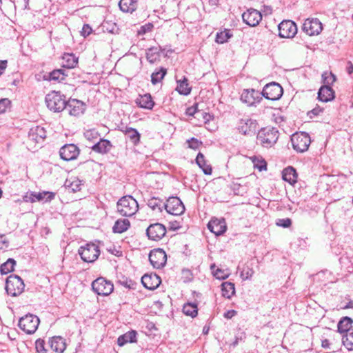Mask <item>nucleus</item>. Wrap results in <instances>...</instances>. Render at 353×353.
I'll return each mask as SVG.
<instances>
[{
    "label": "nucleus",
    "instance_id": "nucleus-1",
    "mask_svg": "<svg viewBox=\"0 0 353 353\" xmlns=\"http://www.w3.org/2000/svg\"><path fill=\"white\" fill-rule=\"evenodd\" d=\"M45 101L48 108L54 112H60L67 107L65 97L60 92H50L46 96Z\"/></svg>",
    "mask_w": 353,
    "mask_h": 353
},
{
    "label": "nucleus",
    "instance_id": "nucleus-2",
    "mask_svg": "<svg viewBox=\"0 0 353 353\" xmlns=\"http://www.w3.org/2000/svg\"><path fill=\"white\" fill-rule=\"evenodd\" d=\"M138 203L132 196H124L117 202V210L121 215L131 216L138 211Z\"/></svg>",
    "mask_w": 353,
    "mask_h": 353
},
{
    "label": "nucleus",
    "instance_id": "nucleus-3",
    "mask_svg": "<svg viewBox=\"0 0 353 353\" xmlns=\"http://www.w3.org/2000/svg\"><path fill=\"white\" fill-rule=\"evenodd\" d=\"M279 131L274 128L261 129L257 134V142L264 148H271L277 141Z\"/></svg>",
    "mask_w": 353,
    "mask_h": 353
},
{
    "label": "nucleus",
    "instance_id": "nucleus-4",
    "mask_svg": "<svg viewBox=\"0 0 353 353\" xmlns=\"http://www.w3.org/2000/svg\"><path fill=\"white\" fill-rule=\"evenodd\" d=\"M25 285L23 280L17 275H10L6 282V290L8 294L17 296L21 294L24 290Z\"/></svg>",
    "mask_w": 353,
    "mask_h": 353
},
{
    "label": "nucleus",
    "instance_id": "nucleus-5",
    "mask_svg": "<svg viewBox=\"0 0 353 353\" xmlns=\"http://www.w3.org/2000/svg\"><path fill=\"white\" fill-rule=\"evenodd\" d=\"M78 252L81 259L87 263L95 261L100 254L99 246L92 243H89L83 246H81Z\"/></svg>",
    "mask_w": 353,
    "mask_h": 353
},
{
    "label": "nucleus",
    "instance_id": "nucleus-6",
    "mask_svg": "<svg viewBox=\"0 0 353 353\" xmlns=\"http://www.w3.org/2000/svg\"><path fill=\"white\" fill-rule=\"evenodd\" d=\"M292 148L298 152L307 150L311 143L310 137L305 132H296L291 137Z\"/></svg>",
    "mask_w": 353,
    "mask_h": 353
},
{
    "label": "nucleus",
    "instance_id": "nucleus-7",
    "mask_svg": "<svg viewBox=\"0 0 353 353\" xmlns=\"http://www.w3.org/2000/svg\"><path fill=\"white\" fill-rule=\"evenodd\" d=\"M39 323V319L37 316L28 314L20 318L18 325L24 332L31 334L36 332Z\"/></svg>",
    "mask_w": 353,
    "mask_h": 353
},
{
    "label": "nucleus",
    "instance_id": "nucleus-8",
    "mask_svg": "<svg viewBox=\"0 0 353 353\" xmlns=\"http://www.w3.org/2000/svg\"><path fill=\"white\" fill-rule=\"evenodd\" d=\"M283 93V88L279 83L276 82L266 84L261 92V97L263 96L265 99L272 101L279 99L282 97Z\"/></svg>",
    "mask_w": 353,
    "mask_h": 353
},
{
    "label": "nucleus",
    "instance_id": "nucleus-9",
    "mask_svg": "<svg viewBox=\"0 0 353 353\" xmlns=\"http://www.w3.org/2000/svg\"><path fill=\"white\" fill-rule=\"evenodd\" d=\"M92 288L94 292L99 295H109L114 289L113 284L104 278L99 277L92 283Z\"/></svg>",
    "mask_w": 353,
    "mask_h": 353
},
{
    "label": "nucleus",
    "instance_id": "nucleus-10",
    "mask_svg": "<svg viewBox=\"0 0 353 353\" xmlns=\"http://www.w3.org/2000/svg\"><path fill=\"white\" fill-rule=\"evenodd\" d=\"M163 207L168 213L175 216L182 214L185 210L184 205L176 196L170 197L166 203H163Z\"/></svg>",
    "mask_w": 353,
    "mask_h": 353
},
{
    "label": "nucleus",
    "instance_id": "nucleus-11",
    "mask_svg": "<svg viewBox=\"0 0 353 353\" xmlns=\"http://www.w3.org/2000/svg\"><path fill=\"white\" fill-rule=\"evenodd\" d=\"M149 261L154 268L159 269L165 266L167 255L161 248L154 249L149 254Z\"/></svg>",
    "mask_w": 353,
    "mask_h": 353
},
{
    "label": "nucleus",
    "instance_id": "nucleus-12",
    "mask_svg": "<svg viewBox=\"0 0 353 353\" xmlns=\"http://www.w3.org/2000/svg\"><path fill=\"white\" fill-rule=\"evenodd\" d=\"M279 35L282 38H292L297 32V27L291 20H285L281 22L278 26Z\"/></svg>",
    "mask_w": 353,
    "mask_h": 353
},
{
    "label": "nucleus",
    "instance_id": "nucleus-13",
    "mask_svg": "<svg viewBox=\"0 0 353 353\" xmlns=\"http://www.w3.org/2000/svg\"><path fill=\"white\" fill-rule=\"evenodd\" d=\"M166 234V228L164 225L156 223L150 225L146 230V234L149 239L158 241Z\"/></svg>",
    "mask_w": 353,
    "mask_h": 353
},
{
    "label": "nucleus",
    "instance_id": "nucleus-14",
    "mask_svg": "<svg viewBox=\"0 0 353 353\" xmlns=\"http://www.w3.org/2000/svg\"><path fill=\"white\" fill-rule=\"evenodd\" d=\"M262 99L261 94L254 89H245L241 95V100L248 106L255 105Z\"/></svg>",
    "mask_w": 353,
    "mask_h": 353
},
{
    "label": "nucleus",
    "instance_id": "nucleus-15",
    "mask_svg": "<svg viewBox=\"0 0 353 353\" xmlns=\"http://www.w3.org/2000/svg\"><path fill=\"white\" fill-rule=\"evenodd\" d=\"M55 194L52 192H27L26 194L23 196V199L25 202H31L34 203L36 201H50L54 198Z\"/></svg>",
    "mask_w": 353,
    "mask_h": 353
},
{
    "label": "nucleus",
    "instance_id": "nucleus-16",
    "mask_svg": "<svg viewBox=\"0 0 353 353\" xmlns=\"http://www.w3.org/2000/svg\"><path fill=\"white\" fill-rule=\"evenodd\" d=\"M322 30V23L318 19H307L303 25V30L309 36L318 35Z\"/></svg>",
    "mask_w": 353,
    "mask_h": 353
},
{
    "label": "nucleus",
    "instance_id": "nucleus-17",
    "mask_svg": "<svg viewBox=\"0 0 353 353\" xmlns=\"http://www.w3.org/2000/svg\"><path fill=\"white\" fill-rule=\"evenodd\" d=\"M79 148L72 143L65 144L60 148L59 154L61 158L66 161L76 159L79 154Z\"/></svg>",
    "mask_w": 353,
    "mask_h": 353
},
{
    "label": "nucleus",
    "instance_id": "nucleus-18",
    "mask_svg": "<svg viewBox=\"0 0 353 353\" xmlns=\"http://www.w3.org/2000/svg\"><path fill=\"white\" fill-rule=\"evenodd\" d=\"M243 21L250 26H257L262 19L261 13L257 10L250 8L242 14Z\"/></svg>",
    "mask_w": 353,
    "mask_h": 353
},
{
    "label": "nucleus",
    "instance_id": "nucleus-19",
    "mask_svg": "<svg viewBox=\"0 0 353 353\" xmlns=\"http://www.w3.org/2000/svg\"><path fill=\"white\" fill-rule=\"evenodd\" d=\"M238 128L241 134L248 135L255 132L257 128V122L251 119H241Z\"/></svg>",
    "mask_w": 353,
    "mask_h": 353
},
{
    "label": "nucleus",
    "instance_id": "nucleus-20",
    "mask_svg": "<svg viewBox=\"0 0 353 353\" xmlns=\"http://www.w3.org/2000/svg\"><path fill=\"white\" fill-rule=\"evenodd\" d=\"M85 105L82 101L77 99H70L67 101V107L69 114L72 116H79L83 113Z\"/></svg>",
    "mask_w": 353,
    "mask_h": 353
},
{
    "label": "nucleus",
    "instance_id": "nucleus-21",
    "mask_svg": "<svg viewBox=\"0 0 353 353\" xmlns=\"http://www.w3.org/2000/svg\"><path fill=\"white\" fill-rule=\"evenodd\" d=\"M208 228L210 232H212L216 236L223 234L226 231L227 229L225 219H212L208 224Z\"/></svg>",
    "mask_w": 353,
    "mask_h": 353
},
{
    "label": "nucleus",
    "instance_id": "nucleus-22",
    "mask_svg": "<svg viewBox=\"0 0 353 353\" xmlns=\"http://www.w3.org/2000/svg\"><path fill=\"white\" fill-rule=\"evenodd\" d=\"M46 137V132L44 128L41 126L32 127L28 132V139L34 143H41Z\"/></svg>",
    "mask_w": 353,
    "mask_h": 353
},
{
    "label": "nucleus",
    "instance_id": "nucleus-23",
    "mask_svg": "<svg viewBox=\"0 0 353 353\" xmlns=\"http://www.w3.org/2000/svg\"><path fill=\"white\" fill-rule=\"evenodd\" d=\"M161 279L156 274H145L141 278V283L148 290H155L161 284Z\"/></svg>",
    "mask_w": 353,
    "mask_h": 353
},
{
    "label": "nucleus",
    "instance_id": "nucleus-24",
    "mask_svg": "<svg viewBox=\"0 0 353 353\" xmlns=\"http://www.w3.org/2000/svg\"><path fill=\"white\" fill-rule=\"evenodd\" d=\"M318 99L323 102H328L334 99V91L329 85H322L318 92Z\"/></svg>",
    "mask_w": 353,
    "mask_h": 353
},
{
    "label": "nucleus",
    "instance_id": "nucleus-25",
    "mask_svg": "<svg viewBox=\"0 0 353 353\" xmlns=\"http://www.w3.org/2000/svg\"><path fill=\"white\" fill-rule=\"evenodd\" d=\"M112 146V145L110 141L107 139H99V141L90 148L94 152L100 154H105L110 150Z\"/></svg>",
    "mask_w": 353,
    "mask_h": 353
},
{
    "label": "nucleus",
    "instance_id": "nucleus-26",
    "mask_svg": "<svg viewBox=\"0 0 353 353\" xmlns=\"http://www.w3.org/2000/svg\"><path fill=\"white\" fill-rule=\"evenodd\" d=\"M49 343L51 349L57 353L63 352L66 347L65 339L61 336H53Z\"/></svg>",
    "mask_w": 353,
    "mask_h": 353
},
{
    "label": "nucleus",
    "instance_id": "nucleus-27",
    "mask_svg": "<svg viewBox=\"0 0 353 353\" xmlns=\"http://www.w3.org/2000/svg\"><path fill=\"white\" fill-rule=\"evenodd\" d=\"M136 103L141 108L152 110L154 105V102L150 94H145L140 95L136 99Z\"/></svg>",
    "mask_w": 353,
    "mask_h": 353
},
{
    "label": "nucleus",
    "instance_id": "nucleus-28",
    "mask_svg": "<svg viewBox=\"0 0 353 353\" xmlns=\"http://www.w3.org/2000/svg\"><path fill=\"white\" fill-rule=\"evenodd\" d=\"M120 10L123 12L132 13L137 9V0H120L119 3Z\"/></svg>",
    "mask_w": 353,
    "mask_h": 353
},
{
    "label": "nucleus",
    "instance_id": "nucleus-29",
    "mask_svg": "<svg viewBox=\"0 0 353 353\" xmlns=\"http://www.w3.org/2000/svg\"><path fill=\"white\" fill-rule=\"evenodd\" d=\"M297 177L298 176L296 170L292 166H289L283 170V179L288 182L291 185H293L295 183H296Z\"/></svg>",
    "mask_w": 353,
    "mask_h": 353
},
{
    "label": "nucleus",
    "instance_id": "nucleus-30",
    "mask_svg": "<svg viewBox=\"0 0 353 353\" xmlns=\"http://www.w3.org/2000/svg\"><path fill=\"white\" fill-rule=\"evenodd\" d=\"M160 47H152L146 51V59L150 63H154L160 61L161 52Z\"/></svg>",
    "mask_w": 353,
    "mask_h": 353
},
{
    "label": "nucleus",
    "instance_id": "nucleus-31",
    "mask_svg": "<svg viewBox=\"0 0 353 353\" xmlns=\"http://www.w3.org/2000/svg\"><path fill=\"white\" fill-rule=\"evenodd\" d=\"M78 64V58L74 54L65 53L62 57V66L70 69Z\"/></svg>",
    "mask_w": 353,
    "mask_h": 353
},
{
    "label": "nucleus",
    "instance_id": "nucleus-32",
    "mask_svg": "<svg viewBox=\"0 0 353 353\" xmlns=\"http://www.w3.org/2000/svg\"><path fill=\"white\" fill-rule=\"evenodd\" d=\"M136 337L137 332L135 331H129L118 338L117 343L119 346H123L128 343L136 342Z\"/></svg>",
    "mask_w": 353,
    "mask_h": 353
},
{
    "label": "nucleus",
    "instance_id": "nucleus-33",
    "mask_svg": "<svg viewBox=\"0 0 353 353\" xmlns=\"http://www.w3.org/2000/svg\"><path fill=\"white\" fill-rule=\"evenodd\" d=\"M352 323L353 320L351 318L348 316L343 317L338 323V332L340 333L345 332L346 334L348 331H352V329L350 328Z\"/></svg>",
    "mask_w": 353,
    "mask_h": 353
},
{
    "label": "nucleus",
    "instance_id": "nucleus-34",
    "mask_svg": "<svg viewBox=\"0 0 353 353\" xmlns=\"http://www.w3.org/2000/svg\"><path fill=\"white\" fill-rule=\"evenodd\" d=\"M130 225V223L128 219H118L115 222L112 230L114 233H122L125 232L129 228Z\"/></svg>",
    "mask_w": 353,
    "mask_h": 353
},
{
    "label": "nucleus",
    "instance_id": "nucleus-35",
    "mask_svg": "<svg viewBox=\"0 0 353 353\" xmlns=\"http://www.w3.org/2000/svg\"><path fill=\"white\" fill-rule=\"evenodd\" d=\"M221 290L223 296L230 299L235 294L234 284L229 281L223 282L221 284Z\"/></svg>",
    "mask_w": 353,
    "mask_h": 353
},
{
    "label": "nucleus",
    "instance_id": "nucleus-36",
    "mask_svg": "<svg viewBox=\"0 0 353 353\" xmlns=\"http://www.w3.org/2000/svg\"><path fill=\"white\" fill-rule=\"evenodd\" d=\"M197 165L203 170L205 174H212V168L206 163L204 155L199 152L196 158Z\"/></svg>",
    "mask_w": 353,
    "mask_h": 353
},
{
    "label": "nucleus",
    "instance_id": "nucleus-37",
    "mask_svg": "<svg viewBox=\"0 0 353 353\" xmlns=\"http://www.w3.org/2000/svg\"><path fill=\"white\" fill-rule=\"evenodd\" d=\"M125 136L130 139V140L134 144L137 145L140 141V134L138 131L132 128H126L125 131Z\"/></svg>",
    "mask_w": 353,
    "mask_h": 353
},
{
    "label": "nucleus",
    "instance_id": "nucleus-38",
    "mask_svg": "<svg viewBox=\"0 0 353 353\" xmlns=\"http://www.w3.org/2000/svg\"><path fill=\"white\" fill-rule=\"evenodd\" d=\"M16 265V261L13 259H8L5 263H3L0 267V272L1 274H7L14 271V265Z\"/></svg>",
    "mask_w": 353,
    "mask_h": 353
},
{
    "label": "nucleus",
    "instance_id": "nucleus-39",
    "mask_svg": "<svg viewBox=\"0 0 353 353\" xmlns=\"http://www.w3.org/2000/svg\"><path fill=\"white\" fill-rule=\"evenodd\" d=\"M178 85L176 90L183 95H188L190 93L191 88L189 86L188 79L184 77L182 81H177Z\"/></svg>",
    "mask_w": 353,
    "mask_h": 353
},
{
    "label": "nucleus",
    "instance_id": "nucleus-40",
    "mask_svg": "<svg viewBox=\"0 0 353 353\" xmlns=\"http://www.w3.org/2000/svg\"><path fill=\"white\" fill-rule=\"evenodd\" d=\"M342 343L349 351H353V329L343 336Z\"/></svg>",
    "mask_w": 353,
    "mask_h": 353
},
{
    "label": "nucleus",
    "instance_id": "nucleus-41",
    "mask_svg": "<svg viewBox=\"0 0 353 353\" xmlns=\"http://www.w3.org/2000/svg\"><path fill=\"white\" fill-rule=\"evenodd\" d=\"M167 73V70L164 68H161L159 71L154 72L151 75V82L153 85H156L161 82Z\"/></svg>",
    "mask_w": 353,
    "mask_h": 353
},
{
    "label": "nucleus",
    "instance_id": "nucleus-42",
    "mask_svg": "<svg viewBox=\"0 0 353 353\" xmlns=\"http://www.w3.org/2000/svg\"><path fill=\"white\" fill-rule=\"evenodd\" d=\"M183 312L191 317H195L198 314L197 306L195 304L188 303L183 307Z\"/></svg>",
    "mask_w": 353,
    "mask_h": 353
},
{
    "label": "nucleus",
    "instance_id": "nucleus-43",
    "mask_svg": "<svg viewBox=\"0 0 353 353\" xmlns=\"http://www.w3.org/2000/svg\"><path fill=\"white\" fill-rule=\"evenodd\" d=\"M215 268V265H211L210 269L212 270L213 275L219 280H224L227 279L230 276V272L228 270H221L220 268H217L214 270Z\"/></svg>",
    "mask_w": 353,
    "mask_h": 353
},
{
    "label": "nucleus",
    "instance_id": "nucleus-44",
    "mask_svg": "<svg viewBox=\"0 0 353 353\" xmlns=\"http://www.w3.org/2000/svg\"><path fill=\"white\" fill-rule=\"evenodd\" d=\"M322 79L323 85H327L331 87L336 81V77L332 72L325 71L322 74Z\"/></svg>",
    "mask_w": 353,
    "mask_h": 353
},
{
    "label": "nucleus",
    "instance_id": "nucleus-45",
    "mask_svg": "<svg viewBox=\"0 0 353 353\" xmlns=\"http://www.w3.org/2000/svg\"><path fill=\"white\" fill-rule=\"evenodd\" d=\"M232 37V34L230 33V31L229 30H225L216 34V42L218 43H224Z\"/></svg>",
    "mask_w": 353,
    "mask_h": 353
},
{
    "label": "nucleus",
    "instance_id": "nucleus-46",
    "mask_svg": "<svg viewBox=\"0 0 353 353\" xmlns=\"http://www.w3.org/2000/svg\"><path fill=\"white\" fill-rule=\"evenodd\" d=\"M84 137L87 140L94 142L99 139L100 134L96 129L93 128L86 130L84 132Z\"/></svg>",
    "mask_w": 353,
    "mask_h": 353
},
{
    "label": "nucleus",
    "instance_id": "nucleus-47",
    "mask_svg": "<svg viewBox=\"0 0 353 353\" xmlns=\"http://www.w3.org/2000/svg\"><path fill=\"white\" fill-rule=\"evenodd\" d=\"M66 76L67 74H65L63 70H54L50 73V79L62 81L65 79Z\"/></svg>",
    "mask_w": 353,
    "mask_h": 353
},
{
    "label": "nucleus",
    "instance_id": "nucleus-48",
    "mask_svg": "<svg viewBox=\"0 0 353 353\" xmlns=\"http://www.w3.org/2000/svg\"><path fill=\"white\" fill-rule=\"evenodd\" d=\"M161 203L162 201L157 198H152L148 202V205L152 208L153 210H161Z\"/></svg>",
    "mask_w": 353,
    "mask_h": 353
},
{
    "label": "nucleus",
    "instance_id": "nucleus-49",
    "mask_svg": "<svg viewBox=\"0 0 353 353\" xmlns=\"http://www.w3.org/2000/svg\"><path fill=\"white\" fill-rule=\"evenodd\" d=\"M254 272L252 268L248 267L244 268L241 272L240 276L243 280L250 279L253 276Z\"/></svg>",
    "mask_w": 353,
    "mask_h": 353
},
{
    "label": "nucleus",
    "instance_id": "nucleus-50",
    "mask_svg": "<svg viewBox=\"0 0 353 353\" xmlns=\"http://www.w3.org/2000/svg\"><path fill=\"white\" fill-rule=\"evenodd\" d=\"M276 225L283 228H288L292 225V220L290 218L279 219L276 221Z\"/></svg>",
    "mask_w": 353,
    "mask_h": 353
},
{
    "label": "nucleus",
    "instance_id": "nucleus-51",
    "mask_svg": "<svg viewBox=\"0 0 353 353\" xmlns=\"http://www.w3.org/2000/svg\"><path fill=\"white\" fill-rule=\"evenodd\" d=\"M185 112L188 116H195L196 114H200V111L198 110V104L195 103L194 105L188 108Z\"/></svg>",
    "mask_w": 353,
    "mask_h": 353
},
{
    "label": "nucleus",
    "instance_id": "nucleus-52",
    "mask_svg": "<svg viewBox=\"0 0 353 353\" xmlns=\"http://www.w3.org/2000/svg\"><path fill=\"white\" fill-rule=\"evenodd\" d=\"M35 347L38 353H47V350L45 349L44 341L38 339L35 343Z\"/></svg>",
    "mask_w": 353,
    "mask_h": 353
},
{
    "label": "nucleus",
    "instance_id": "nucleus-53",
    "mask_svg": "<svg viewBox=\"0 0 353 353\" xmlns=\"http://www.w3.org/2000/svg\"><path fill=\"white\" fill-rule=\"evenodd\" d=\"M10 104V101L8 99L5 98L0 99V113L5 112Z\"/></svg>",
    "mask_w": 353,
    "mask_h": 353
},
{
    "label": "nucleus",
    "instance_id": "nucleus-54",
    "mask_svg": "<svg viewBox=\"0 0 353 353\" xmlns=\"http://www.w3.org/2000/svg\"><path fill=\"white\" fill-rule=\"evenodd\" d=\"M188 146L192 149H197L202 144L201 141H199L197 139L192 138L188 141Z\"/></svg>",
    "mask_w": 353,
    "mask_h": 353
},
{
    "label": "nucleus",
    "instance_id": "nucleus-55",
    "mask_svg": "<svg viewBox=\"0 0 353 353\" xmlns=\"http://www.w3.org/2000/svg\"><path fill=\"white\" fill-rule=\"evenodd\" d=\"M81 181L79 180H74L68 185L73 192L79 191L81 190Z\"/></svg>",
    "mask_w": 353,
    "mask_h": 353
},
{
    "label": "nucleus",
    "instance_id": "nucleus-56",
    "mask_svg": "<svg viewBox=\"0 0 353 353\" xmlns=\"http://www.w3.org/2000/svg\"><path fill=\"white\" fill-rule=\"evenodd\" d=\"M153 28V25L150 23L145 24L142 26L139 31V34H145L146 32H150Z\"/></svg>",
    "mask_w": 353,
    "mask_h": 353
},
{
    "label": "nucleus",
    "instance_id": "nucleus-57",
    "mask_svg": "<svg viewBox=\"0 0 353 353\" xmlns=\"http://www.w3.org/2000/svg\"><path fill=\"white\" fill-rule=\"evenodd\" d=\"M92 28L88 24H84L82 30H81V35H83L84 37L88 36L92 32Z\"/></svg>",
    "mask_w": 353,
    "mask_h": 353
},
{
    "label": "nucleus",
    "instance_id": "nucleus-58",
    "mask_svg": "<svg viewBox=\"0 0 353 353\" xmlns=\"http://www.w3.org/2000/svg\"><path fill=\"white\" fill-rule=\"evenodd\" d=\"M9 246V241L3 234L0 235V250L7 248Z\"/></svg>",
    "mask_w": 353,
    "mask_h": 353
},
{
    "label": "nucleus",
    "instance_id": "nucleus-59",
    "mask_svg": "<svg viewBox=\"0 0 353 353\" xmlns=\"http://www.w3.org/2000/svg\"><path fill=\"white\" fill-rule=\"evenodd\" d=\"M323 111V109L320 107H316L314 109H312L311 111H310L307 114L310 117V118H312L314 116H317Z\"/></svg>",
    "mask_w": 353,
    "mask_h": 353
},
{
    "label": "nucleus",
    "instance_id": "nucleus-60",
    "mask_svg": "<svg viewBox=\"0 0 353 353\" xmlns=\"http://www.w3.org/2000/svg\"><path fill=\"white\" fill-rule=\"evenodd\" d=\"M236 314L237 312L236 310H228L226 312L224 313L223 316L227 319H230L232 317H234Z\"/></svg>",
    "mask_w": 353,
    "mask_h": 353
},
{
    "label": "nucleus",
    "instance_id": "nucleus-61",
    "mask_svg": "<svg viewBox=\"0 0 353 353\" xmlns=\"http://www.w3.org/2000/svg\"><path fill=\"white\" fill-rule=\"evenodd\" d=\"M266 162L265 161H261L259 163L255 164L254 166L259 169V170L262 171L263 170H266Z\"/></svg>",
    "mask_w": 353,
    "mask_h": 353
},
{
    "label": "nucleus",
    "instance_id": "nucleus-62",
    "mask_svg": "<svg viewBox=\"0 0 353 353\" xmlns=\"http://www.w3.org/2000/svg\"><path fill=\"white\" fill-rule=\"evenodd\" d=\"M8 61L6 60H0V75L2 74L7 67Z\"/></svg>",
    "mask_w": 353,
    "mask_h": 353
},
{
    "label": "nucleus",
    "instance_id": "nucleus-63",
    "mask_svg": "<svg viewBox=\"0 0 353 353\" xmlns=\"http://www.w3.org/2000/svg\"><path fill=\"white\" fill-rule=\"evenodd\" d=\"M347 72L349 74H351L353 72V64L351 61L347 62Z\"/></svg>",
    "mask_w": 353,
    "mask_h": 353
},
{
    "label": "nucleus",
    "instance_id": "nucleus-64",
    "mask_svg": "<svg viewBox=\"0 0 353 353\" xmlns=\"http://www.w3.org/2000/svg\"><path fill=\"white\" fill-rule=\"evenodd\" d=\"M200 114H201L203 117V119L205 121H208L210 115L206 112H200Z\"/></svg>",
    "mask_w": 353,
    "mask_h": 353
}]
</instances>
